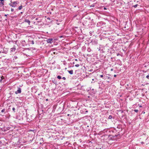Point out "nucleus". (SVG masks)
Returning <instances> with one entry per match:
<instances>
[{"mask_svg": "<svg viewBox=\"0 0 149 149\" xmlns=\"http://www.w3.org/2000/svg\"><path fill=\"white\" fill-rule=\"evenodd\" d=\"M104 137V138L103 139H104V140H105L108 143L110 144H111V143H113L112 142H111V141L117 140L118 139L115 137L113 136L111 134L109 135H105Z\"/></svg>", "mask_w": 149, "mask_h": 149, "instance_id": "nucleus-1", "label": "nucleus"}, {"mask_svg": "<svg viewBox=\"0 0 149 149\" xmlns=\"http://www.w3.org/2000/svg\"><path fill=\"white\" fill-rule=\"evenodd\" d=\"M13 47L12 48H11L10 49V52H14L15 51V50L16 49L15 48V44L13 43Z\"/></svg>", "mask_w": 149, "mask_h": 149, "instance_id": "nucleus-5", "label": "nucleus"}, {"mask_svg": "<svg viewBox=\"0 0 149 149\" xmlns=\"http://www.w3.org/2000/svg\"><path fill=\"white\" fill-rule=\"evenodd\" d=\"M69 115H70V114H68L67 115V116H69Z\"/></svg>", "mask_w": 149, "mask_h": 149, "instance_id": "nucleus-50", "label": "nucleus"}, {"mask_svg": "<svg viewBox=\"0 0 149 149\" xmlns=\"http://www.w3.org/2000/svg\"><path fill=\"white\" fill-rule=\"evenodd\" d=\"M137 4H136L135 5L133 6L134 7V8H136L137 7Z\"/></svg>", "mask_w": 149, "mask_h": 149, "instance_id": "nucleus-30", "label": "nucleus"}, {"mask_svg": "<svg viewBox=\"0 0 149 149\" xmlns=\"http://www.w3.org/2000/svg\"><path fill=\"white\" fill-rule=\"evenodd\" d=\"M92 90L93 91V92H92L93 93V94H95V91H94V89H93Z\"/></svg>", "mask_w": 149, "mask_h": 149, "instance_id": "nucleus-29", "label": "nucleus"}, {"mask_svg": "<svg viewBox=\"0 0 149 149\" xmlns=\"http://www.w3.org/2000/svg\"><path fill=\"white\" fill-rule=\"evenodd\" d=\"M107 76H106L105 75H104V76L103 78V79H107Z\"/></svg>", "mask_w": 149, "mask_h": 149, "instance_id": "nucleus-23", "label": "nucleus"}, {"mask_svg": "<svg viewBox=\"0 0 149 149\" xmlns=\"http://www.w3.org/2000/svg\"><path fill=\"white\" fill-rule=\"evenodd\" d=\"M62 79L64 80H65L66 79V78L65 77H62Z\"/></svg>", "mask_w": 149, "mask_h": 149, "instance_id": "nucleus-36", "label": "nucleus"}, {"mask_svg": "<svg viewBox=\"0 0 149 149\" xmlns=\"http://www.w3.org/2000/svg\"><path fill=\"white\" fill-rule=\"evenodd\" d=\"M57 78L58 79H61V77L60 75H58L57 76Z\"/></svg>", "mask_w": 149, "mask_h": 149, "instance_id": "nucleus-22", "label": "nucleus"}, {"mask_svg": "<svg viewBox=\"0 0 149 149\" xmlns=\"http://www.w3.org/2000/svg\"><path fill=\"white\" fill-rule=\"evenodd\" d=\"M14 9L12 8H11V12H13L14 11Z\"/></svg>", "mask_w": 149, "mask_h": 149, "instance_id": "nucleus-32", "label": "nucleus"}, {"mask_svg": "<svg viewBox=\"0 0 149 149\" xmlns=\"http://www.w3.org/2000/svg\"><path fill=\"white\" fill-rule=\"evenodd\" d=\"M115 129H123L122 127V125H118L117 127L116 128H115Z\"/></svg>", "mask_w": 149, "mask_h": 149, "instance_id": "nucleus-12", "label": "nucleus"}, {"mask_svg": "<svg viewBox=\"0 0 149 149\" xmlns=\"http://www.w3.org/2000/svg\"><path fill=\"white\" fill-rule=\"evenodd\" d=\"M21 43L23 46H25L26 45L25 41L24 40H21Z\"/></svg>", "mask_w": 149, "mask_h": 149, "instance_id": "nucleus-11", "label": "nucleus"}, {"mask_svg": "<svg viewBox=\"0 0 149 149\" xmlns=\"http://www.w3.org/2000/svg\"><path fill=\"white\" fill-rule=\"evenodd\" d=\"M23 13V12H21V13Z\"/></svg>", "mask_w": 149, "mask_h": 149, "instance_id": "nucleus-56", "label": "nucleus"}, {"mask_svg": "<svg viewBox=\"0 0 149 149\" xmlns=\"http://www.w3.org/2000/svg\"><path fill=\"white\" fill-rule=\"evenodd\" d=\"M79 66V65L78 64H76L75 65V66L76 67H78Z\"/></svg>", "mask_w": 149, "mask_h": 149, "instance_id": "nucleus-31", "label": "nucleus"}, {"mask_svg": "<svg viewBox=\"0 0 149 149\" xmlns=\"http://www.w3.org/2000/svg\"><path fill=\"white\" fill-rule=\"evenodd\" d=\"M4 78V77L3 76H2L1 77V79H2V80Z\"/></svg>", "mask_w": 149, "mask_h": 149, "instance_id": "nucleus-34", "label": "nucleus"}, {"mask_svg": "<svg viewBox=\"0 0 149 149\" xmlns=\"http://www.w3.org/2000/svg\"><path fill=\"white\" fill-rule=\"evenodd\" d=\"M110 78V77H107V79H109Z\"/></svg>", "mask_w": 149, "mask_h": 149, "instance_id": "nucleus-40", "label": "nucleus"}, {"mask_svg": "<svg viewBox=\"0 0 149 149\" xmlns=\"http://www.w3.org/2000/svg\"><path fill=\"white\" fill-rule=\"evenodd\" d=\"M100 59L102 60H104L105 58V56H104L103 55H102V54H100Z\"/></svg>", "mask_w": 149, "mask_h": 149, "instance_id": "nucleus-13", "label": "nucleus"}, {"mask_svg": "<svg viewBox=\"0 0 149 149\" xmlns=\"http://www.w3.org/2000/svg\"><path fill=\"white\" fill-rule=\"evenodd\" d=\"M102 148V149H105V147H104V146H102V148Z\"/></svg>", "mask_w": 149, "mask_h": 149, "instance_id": "nucleus-35", "label": "nucleus"}, {"mask_svg": "<svg viewBox=\"0 0 149 149\" xmlns=\"http://www.w3.org/2000/svg\"><path fill=\"white\" fill-rule=\"evenodd\" d=\"M97 149H102L101 148H97Z\"/></svg>", "mask_w": 149, "mask_h": 149, "instance_id": "nucleus-43", "label": "nucleus"}, {"mask_svg": "<svg viewBox=\"0 0 149 149\" xmlns=\"http://www.w3.org/2000/svg\"><path fill=\"white\" fill-rule=\"evenodd\" d=\"M24 22L27 23L29 25L30 24V21L28 19H25Z\"/></svg>", "mask_w": 149, "mask_h": 149, "instance_id": "nucleus-17", "label": "nucleus"}, {"mask_svg": "<svg viewBox=\"0 0 149 149\" xmlns=\"http://www.w3.org/2000/svg\"><path fill=\"white\" fill-rule=\"evenodd\" d=\"M47 19H50V18L49 17H48V18H47Z\"/></svg>", "mask_w": 149, "mask_h": 149, "instance_id": "nucleus-46", "label": "nucleus"}, {"mask_svg": "<svg viewBox=\"0 0 149 149\" xmlns=\"http://www.w3.org/2000/svg\"><path fill=\"white\" fill-rule=\"evenodd\" d=\"M87 51L88 52H90L91 51V49L90 48V47H88V48H87Z\"/></svg>", "mask_w": 149, "mask_h": 149, "instance_id": "nucleus-24", "label": "nucleus"}, {"mask_svg": "<svg viewBox=\"0 0 149 149\" xmlns=\"http://www.w3.org/2000/svg\"><path fill=\"white\" fill-rule=\"evenodd\" d=\"M52 82L53 83H54L56 84V83H57L56 81L55 80V79H54V80H52Z\"/></svg>", "mask_w": 149, "mask_h": 149, "instance_id": "nucleus-20", "label": "nucleus"}, {"mask_svg": "<svg viewBox=\"0 0 149 149\" xmlns=\"http://www.w3.org/2000/svg\"><path fill=\"white\" fill-rule=\"evenodd\" d=\"M102 22H100L97 23V26H102Z\"/></svg>", "mask_w": 149, "mask_h": 149, "instance_id": "nucleus-15", "label": "nucleus"}, {"mask_svg": "<svg viewBox=\"0 0 149 149\" xmlns=\"http://www.w3.org/2000/svg\"><path fill=\"white\" fill-rule=\"evenodd\" d=\"M91 42L92 43L93 45H96L98 43L97 41V40L96 39L93 40L91 41Z\"/></svg>", "mask_w": 149, "mask_h": 149, "instance_id": "nucleus-6", "label": "nucleus"}, {"mask_svg": "<svg viewBox=\"0 0 149 149\" xmlns=\"http://www.w3.org/2000/svg\"><path fill=\"white\" fill-rule=\"evenodd\" d=\"M53 39L52 38H49L46 41L48 43H51L52 42Z\"/></svg>", "mask_w": 149, "mask_h": 149, "instance_id": "nucleus-9", "label": "nucleus"}, {"mask_svg": "<svg viewBox=\"0 0 149 149\" xmlns=\"http://www.w3.org/2000/svg\"><path fill=\"white\" fill-rule=\"evenodd\" d=\"M48 100V99H46V101H47Z\"/></svg>", "mask_w": 149, "mask_h": 149, "instance_id": "nucleus-49", "label": "nucleus"}, {"mask_svg": "<svg viewBox=\"0 0 149 149\" xmlns=\"http://www.w3.org/2000/svg\"><path fill=\"white\" fill-rule=\"evenodd\" d=\"M41 114H43V113H42Z\"/></svg>", "mask_w": 149, "mask_h": 149, "instance_id": "nucleus-55", "label": "nucleus"}, {"mask_svg": "<svg viewBox=\"0 0 149 149\" xmlns=\"http://www.w3.org/2000/svg\"><path fill=\"white\" fill-rule=\"evenodd\" d=\"M19 3V2L18 1H17L12 2V1L11 0L10 1V3L9 4V5L12 7L15 8Z\"/></svg>", "mask_w": 149, "mask_h": 149, "instance_id": "nucleus-2", "label": "nucleus"}, {"mask_svg": "<svg viewBox=\"0 0 149 149\" xmlns=\"http://www.w3.org/2000/svg\"><path fill=\"white\" fill-rule=\"evenodd\" d=\"M5 111L6 109H3L1 111V112L2 113L4 112Z\"/></svg>", "mask_w": 149, "mask_h": 149, "instance_id": "nucleus-25", "label": "nucleus"}, {"mask_svg": "<svg viewBox=\"0 0 149 149\" xmlns=\"http://www.w3.org/2000/svg\"><path fill=\"white\" fill-rule=\"evenodd\" d=\"M38 19V18H36V20H37Z\"/></svg>", "mask_w": 149, "mask_h": 149, "instance_id": "nucleus-47", "label": "nucleus"}, {"mask_svg": "<svg viewBox=\"0 0 149 149\" xmlns=\"http://www.w3.org/2000/svg\"><path fill=\"white\" fill-rule=\"evenodd\" d=\"M142 113H143L144 114V113H145V112H142Z\"/></svg>", "mask_w": 149, "mask_h": 149, "instance_id": "nucleus-53", "label": "nucleus"}, {"mask_svg": "<svg viewBox=\"0 0 149 149\" xmlns=\"http://www.w3.org/2000/svg\"><path fill=\"white\" fill-rule=\"evenodd\" d=\"M1 6V2H0V6Z\"/></svg>", "mask_w": 149, "mask_h": 149, "instance_id": "nucleus-42", "label": "nucleus"}, {"mask_svg": "<svg viewBox=\"0 0 149 149\" xmlns=\"http://www.w3.org/2000/svg\"><path fill=\"white\" fill-rule=\"evenodd\" d=\"M116 74H115V75H114V77H116Z\"/></svg>", "mask_w": 149, "mask_h": 149, "instance_id": "nucleus-41", "label": "nucleus"}, {"mask_svg": "<svg viewBox=\"0 0 149 149\" xmlns=\"http://www.w3.org/2000/svg\"><path fill=\"white\" fill-rule=\"evenodd\" d=\"M92 7H94V6H92Z\"/></svg>", "mask_w": 149, "mask_h": 149, "instance_id": "nucleus-58", "label": "nucleus"}, {"mask_svg": "<svg viewBox=\"0 0 149 149\" xmlns=\"http://www.w3.org/2000/svg\"><path fill=\"white\" fill-rule=\"evenodd\" d=\"M38 113H39V111H38Z\"/></svg>", "mask_w": 149, "mask_h": 149, "instance_id": "nucleus-57", "label": "nucleus"}, {"mask_svg": "<svg viewBox=\"0 0 149 149\" xmlns=\"http://www.w3.org/2000/svg\"><path fill=\"white\" fill-rule=\"evenodd\" d=\"M139 107H142V106H141H141H140Z\"/></svg>", "mask_w": 149, "mask_h": 149, "instance_id": "nucleus-52", "label": "nucleus"}, {"mask_svg": "<svg viewBox=\"0 0 149 149\" xmlns=\"http://www.w3.org/2000/svg\"><path fill=\"white\" fill-rule=\"evenodd\" d=\"M69 73L70 74H73V70H72L68 71Z\"/></svg>", "mask_w": 149, "mask_h": 149, "instance_id": "nucleus-18", "label": "nucleus"}, {"mask_svg": "<svg viewBox=\"0 0 149 149\" xmlns=\"http://www.w3.org/2000/svg\"><path fill=\"white\" fill-rule=\"evenodd\" d=\"M116 133L117 134V135L118 136V139H119L121 137V134H120L118 132H116Z\"/></svg>", "mask_w": 149, "mask_h": 149, "instance_id": "nucleus-14", "label": "nucleus"}, {"mask_svg": "<svg viewBox=\"0 0 149 149\" xmlns=\"http://www.w3.org/2000/svg\"><path fill=\"white\" fill-rule=\"evenodd\" d=\"M75 61H77V59H75Z\"/></svg>", "mask_w": 149, "mask_h": 149, "instance_id": "nucleus-48", "label": "nucleus"}, {"mask_svg": "<svg viewBox=\"0 0 149 149\" xmlns=\"http://www.w3.org/2000/svg\"><path fill=\"white\" fill-rule=\"evenodd\" d=\"M21 93V89L20 87L18 88L17 90L15 92V94H17L18 93Z\"/></svg>", "mask_w": 149, "mask_h": 149, "instance_id": "nucleus-7", "label": "nucleus"}, {"mask_svg": "<svg viewBox=\"0 0 149 149\" xmlns=\"http://www.w3.org/2000/svg\"><path fill=\"white\" fill-rule=\"evenodd\" d=\"M141 144H144V142H143V141H142V142H141Z\"/></svg>", "mask_w": 149, "mask_h": 149, "instance_id": "nucleus-38", "label": "nucleus"}, {"mask_svg": "<svg viewBox=\"0 0 149 149\" xmlns=\"http://www.w3.org/2000/svg\"><path fill=\"white\" fill-rule=\"evenodd\" d=\"M12 109L14 112H15V109L14 107H13L12 108Z\"/></svg>", "mask_w": 149, "mask_h": 149, "instance_id": "nucleus-28", "label": "nucleus"}, {"mask_svg": "<svg viewBox=\"0 0 149 149\" xmlns=\"http://www.w3.org/2000/svg\"><path fill=\"white\" fill-rule=\"evenodd\" d=\"M142 113H143L144 114V113H145V112H142Z\"/></svg>", "mask_w": 149, "mask_h": 149, "instance_id": "nucleus-54", "label": "nucleus"}, {"mask_svg": "<svg viewBox=\"0 0 149 149\" xmlns=\"http://www.w3.org/2000/svg\"><path fill=\"white\" fill-rule=\"evenodd\" d=\"M92 81H94V79H92Z\"/></svg>", "mask_w": 149, "mask_h": 149, "instance_id": "nucleus-51", "label": "nucleus"}, {"mask_svg": "<svg viewBox=\"0 0 149 149\" xmlns=\"http://www.w3.org/2000/svg\"><path fill=\"white\" fill-rule=\"evenodd\" d=\"M4 7L6 8V10L7 11H9L10 10V7L9 6H5Z\"/></svg>", "mask_w": 149, "mask_h": 149, "instance_id": "nucleus-16", "label": "nucleus"}, {"mask_svg": "<svg viewBox=\"0 0 149 149\" xmlns=\"http://www.w3.org/2000/svg\"><path fill=\"white\" fill-rule=\"evenodd\" d=\"M39 114L40 115L41 114H40V113H39Z\"/></svg>", "mask_w": 149, "mask_h": 149, "instance_id": "nucleus-59", "label": "nucleus"}, {"mask_svg": "<svg viewBox=\"0 0 149 149\" xmlns=\"http://www.w3.org/2000/svg\"><path fill=\"white\" fill-rule=\"evenodd\" d=\"M2 81V79H0V82H1Z\"/></svg>", "mask_w": 149, "mask_h": 149, "instance_id": "nucleus-45", "label": "nucleus"}, {"mask_svg": "<svg viewBox=\"0 0 149 149\" xmlns=\"http://www.w3.org/2000/svg\"><path fill=\"white\" fill-rule=\"evenodd\" d=\"M115 131L116 130L114 129L113 130L111 131L110 132L111 133V135L118 139V136L117 135V134L116 133V132H115Z\"/></svg>", "mask_w": 149, "mask_h": 149, "instance_id": "nucleus-3", "label": "nucleus"}, {"mask_svg": "<svg viewBox=\"0 0 149 149\" xmlns=\"http://www.w3.org/2000/svg\"><path fill=\"white\" fill-rule=\"evenodd\" d=\"M146 77L148 79H149V75H147L146 76Z\"/></svg>", "mask_w": 149, "mask_h": 149, "instance_id": "nucleus-33", "label": "nucleus"}, {"mask_svg": "<svg viewBox=\"0 0 149 149\" xmlns=\"http://www.w3.org/2000/svg\"><path fill=\"white\" fill-rule=\"evenodd\" d=\"M88 112V111L86 110V109H83L81 110V113H86Z\"/></svg>", "mask_w": 149, "mask_h": 149, "instance_id": "nucleus-8", "label": "nucleus"}, {"mask_svg": "<svg viewBox=\"0 0 149 149\" xmlns=\"http://www.w3.org/2000/svg\"><path fill=\"white\" fill-rule=\"evenodd\" d=\"M113 118V117L111 115H109L108 118V119H111Z\"/></svg>", "mask_w": 149, "mask_h": 149, "instance_id": "nucleus-21", "label": "nucleus"}, {"mask_svg": "<svg viewBox=\"0 0 149 149\" xmlns=\"http://www.w3.org/2000/svg\"><path fill=\"white\" fill-rule=\"evenodd\" d=\"M115 130H116L115 132H118L120 134H121V136L123 135L124 132L123 131V129H115Z\"/></svg>", "mask_w": 149, "mask_h": 149, "instance_id": "nucleus-4", "label": "nucleus"}, {"mask_svg": "<svg viewBox=\"0 0 149 149\" xmlns=\"http://www.w3.org/2000/svg\"><path fill=\"white\" fill-rule=\"evenodd\" d=\"M104 76V75H103L102 74V75H100V77H102V78H103Z\"/></svg>", "mask_w": 149, "mask_h": 149, "instance_id": "nucleus-27", "label": "nucleus"}, {"mask_svg": "<svg viewBox=\"0 0 149 149\" xmlns=\"http://www.w3.org/2000/svg\"><path fill=\"white\" fill-rule=\"evenodd\" d=\"M28 42L30 44H32V45H33L34 44V41L30 39H29L28 40Z\"/></svg>", "mask_w": 149, "mask_h": 149, "instance_id": "nucleus-10", "label": "nucleus"}, {"mask_svg": "<svg viewBox=\"0 0 149 149\" xmlns=\"http://www.w3.org/2000/svg\"><path fill=\"white\" fill-rule=\"evenodd\" d=\"M41 139H42V140L43 138H42Z\"/></svg>", "mask_w": 149, "mask_h": 149, "instance_id": "nucleus-60", "label": "nucleus"}, {"mask_svg": "<svg viewBox=\"0 0 149 149\" xmlns=\"http://www.w3.org/2000/svg\"><path fill=\"white\" fill-rule=\"evenodd\" d=\"M104 10H106L107 9V8H106L105 7H104Z\"/></svg>", "mask_w": 149, "mask_h": 149, "instance_id": "nucleus-39", "label": "nucleus"}, {"mask_svg": "<svg viewBox=\"0 0 149 149\" xmlns=\"http://www.w3.org/2000/svg\"><path fill=\"white\" fill-rule=\"evenodd\" d=\"M23 8V6L22 5H21L20 6H19V7L17 9V10H21Z\"/></svg>", "mask_w": 149, "mask_h": 149, "instance_id": "nucleus-19", "label": "nucleus"}, {"mask_svg": "<svg viewBox=\"0 0 149 149\" xmlns=\"http://www.w3.org/2000/svg\"><path fill=\"white\" fill-rule=\"evenodd\" d=\"M14 57L15 59H16L17 58V57L16 56H14Z\"/></svg>", "mask_w": 149, "mask_h": 149, "instance_id": "nucleus-37", "label": "nucleus"}, {"mask_svg": "<svg viewBox=\"0 0 149 149\" xmlns=\"http://www.w3.org/2000/svg\"><path fill=\"white\" fill-rule=\"evenodd\" d=\"M7 15H6V14H5V15H4V16H6V17L7 16Z\"/></svg>", "mask_w": 149, "mask_h": 149, "instance_id": "nucleus-44", "label": "nucleus"}, {"mask_svg": "<svg viewBox=\"0 0 149 149\" xmlns=\"http://www.w3.org/2000/svg\"><path fill=\"white\" fill-rule=\"evenodd\" d=\"M134 111L135 112L137 113V112H138V111H138V109H134Z\"/></svg>", "mask_w": 149, "mask_h": 149, "instance_id": "nucleus-26", "label": "nucleus"}]
</instances>
